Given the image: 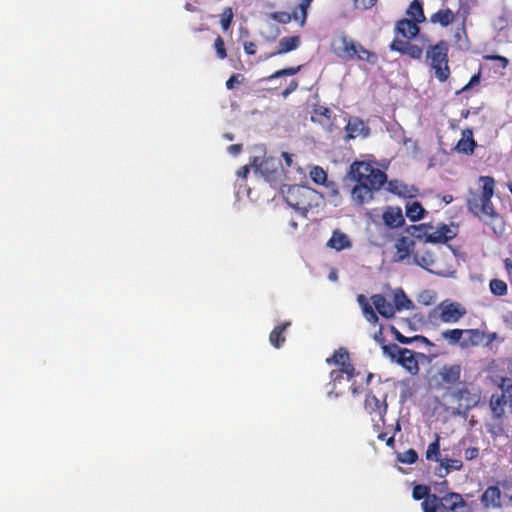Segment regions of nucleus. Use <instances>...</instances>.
Wrapping results in <instances>:
<instances>
[{
	"label": "nucleus",
	"mask_w": 512,
	"mask_h": 512,
	"mask_svg": "<svg viewBox=\"0 0 512 512\" xmlns=\"http://www.w3.org/2000/svg\"><path fill=\"white\" fill-rule=\"evenodd\" d=\"M479 181L482 183V193L472 194L467 200V208L469 212L489 226L496 237H502L506 231V222L492 203L495 180L491 176H481Z\"/></svg>",
	"instance_id": "nucleus-1"
},
{
	"label": "nucleus",
	"mask_w": 512,
	"mask_h": 512,
	"mask_svg": "<svg viewBox=\"0 0 512 512\" xmlns=\"http://www.w3.org/2000/svg\"><path fill=\"white\" fill-rule=\"evenodd\" d=\"M285 202L301 216L307 217L310 210L319 206L322 195L306 185H290L281 190Z\"/></svg>",
	"instance_id": "nucleus-2"
},
{
	"label": "nucleus",
	"mask_w": 512,
	"mask_h": 512,
	"mask_svg": "<svg viewBox=\"0 0 512 512\" xmlns=\"http://www.w3.org/2000/svg\"><path fill=\"white\" fill-rule=\"evenodd\" d=\"M448 53L449 44L445 40L430 45L426 50V61L434 71L435 78L441 83L446 82L451 74Z\"/></svg>",
	"instance_id": "nucleus-3"
},
{
	"label": "nucleus",
	"mask_w": 512,
	"mask_h": 512,
	"mask_svg": "<svg viewBox=\"0 0 512 512\" xmlns=\"http://www.w3.org/2000/svg\"><path fill=\"white\" fill-rule=\"evenodd\" d=\"M349 176L358 184H365L378 191L387 182L385 172L365 161H354L350 165Z\"/></svg>",
	"instance_id": "nucleus-4"
},
{
	"label": "nucleus",
	"mask_w": 512,
	"mask_h": 512,
	"mask_svg": "<svg viewBox=\"0 0 512 512\" xmlns=\"http://www.w3.org/2000/svg\"><path fill=\"white\" fill-rule=\"evenodd\" d=\"M340 47L335 50L338 57L346 60H359L366 62L370 65H376L378 63V55L366 49L360 42L353 40L347 35L339 37Z\"/></svg>",
	"instance_id": "nucleus-5"
},
{
	"label": "nucleus",
	"mask_w": 512,
	"mask_h": 512,
	"mask_svg": "<svg viewBox=\"0 0 512 512\" xmlns=\"http://www.w3.org/2000/svg\"><path fill=\"white\" fill-rule=\"evenodd\" d=\"M462 373L463 367L460 363L444 364L432 377L435 389L448 395L463 381Z\"/></svg>",
	"instance_id": "nucleus-6"
},
{
	"label": "nucleus",
	"mask_w": 512,
	"mask_h": 512,
	"mask_svg": "<svg viewBox=\"0 0 512 512\" xmlns=\"http://www.w3.org/2000/svg\"><path fill=\"white\" fill-rule=\"evenodd\" d=\"M448 396L457 402L459 407L470 410L479 404L481 391L480 388L472 382L463 380Z\"/></svg>",
	"instance_id": "nucleus-7"
},
{
	"label": "nucleus",
	"mask_w": 512,
	"mask_h": 512,
	"mask_svg": "<svg viewBox=\"0 0 512 512\" xmlns=\"http://www.w3.org/2000/svg\"><path fill=\"white\" fill-rule=\"evenodd\" d=\"M250 166L259 172L266 181H276L283 172V167L279 159L269 156L263 159L254 157L250 162Z\"/></svg>",
	"instance_id": "nucleus-8"
},
{
	"label": "nucleus",
	"mask_w": 512,
	"mask_h": 512,
	"mask_svg": "<svg viewBox=\"0 0 512 512\" xmlns=\"http://www.w3.org/2000/svg\"><path fill=\"white\" fill-rule=\"evenodd\" d=\"M439 313V318L443 323H456L463 318L467 310L459 302L445 300L442 301L436 308Z\"/></svg>",
	"instance_id": "nucleus-9"
},
{
	"label": "nucleus",
	"mask_w": 512,
	"mask_h": 512,
	"mask_svg": "<svg viewBox=\"0 0 512 512\" xmlns=\"http://www.w3.org/2000/svg\"><path fill=\"white\" fill-rule=\"evenodd\" d=\"M489 407L493 421H501L506 417V409L512 413V394L494 392L489 399Z\"/></svg>",
	"instance_id": "nucleus-10"
},
{
	"label": "nucleus",
	"mask_w": 512,
	"mask_h": 512,
	"mask_svg": "<svg viewBox=\"0 0 512 512\" xmlns=\"http://www.w3.org/2000/svg\"><path fill=\"white\" fill-rule=\"evenodd\" d=\"M395 254L393 261L397 263H410L411 257L415 253V241L408 236L399 237L395 244Z\"/></svg>",
	"instance_id": "nucleus-11"
},
{
	"label": "nucleus",
	"mask_w": 512,
	"mask_h": 512,
	"mask_svg": "<svg viewBox=\"0 0 512 512\" xmlns=\"http://www.w3.org/2000/svg\"><path fill=\"white\" fill-rule=\"evenodd\" d=\"M387 403L385 399L380 401L374 394L368 393L365 396L364 400V409L370 415H375L378 417V420L382 423L385 422V414L387 412Z\"/></svg>",
	"instance_id": "nucleus-12"
},
{
	"label": "nucleus",
	"mask_w": 512,
	"mask_h": 512,
	"mask_svg": "<svg viewBox=\"0 0 512 512\" xmlns=\"http://www.w3.org/2000/svg\"><path fill=\"white\" fill-rule=\"evenodd\" d=\"M413 263L420 266L421 268L427 270L430 273L439 274L440 272L437 269L436 259L434 254L428 250L419 251L416 250L413 254Z\"/></svg>",
	"instance_id": "nucleus-13"
},
{
	"label": "nucleus",
	"mask_w": 512,
	"mask_h": 512,
	"mask_svg": "<svg viewBox=\"0 0 512 512\" xmlns=\"http://www.w3.org/2000/svg\"><path fill=\"white\" fill-rule=\"evenodd\" d=\"M440 504V512H457L458 508L467 506V502L463 499L462 495L457 492L446 493L440 498Z\"/></svg>",
	"instance_id": "nucleus-14"
},
{
	"label": "nucleus",
	"mask_w": 512,
	"mask_h": 512,
	"mask_svg": "<svg viewBox=\"0 0 512 512\" xmlns=\"http://www.w3.org/2000/svg\"><path fill=\"white\" fill-rule=\"evenodd\" d=\"M345 140L350 141L358 136L367 137L369 135V128L365 125L364 121L358 117L349 119L346 127Z\"/></svg>",
	"instance_id": "nucleus-15"
},
{
	"label": "nucleus",
	"mask_w": 512,
	"mask_h": 512,
	"mask_svg": "<svg viewBox=\"0 0 512 512\" xmlns=\"http://www.w3.org/2000/svg\"><path fill=\"white\" fill-rule=\"evenodd\" d=\"M502 493L497 485L489 486L481 495V503L484 508H501Z\"/></svg>",
	"instance_id": "nucleus-16"
},
{
	"label": "nucleus",
	"mask_w": 512,
	"mask_h": 512,
	"mask_svg": "<svg viewBox=\"0 0 512 512\" xmlns=\"http://www.w3.org/2000/svg\"><path fill=\"white\" fill-rule=\"evenodd\" d=\"M386 183L387 190L399 197L412 198L418 192L417 188H415L413 185H408L401 180L392 179L390 181L387 180Z\"/></svg>",
	"instance_id": "nucleus-17"
},
{
	"label": "nucleus",
	"mask_w": 512,
	"mask_h": 512,
	"mask_svg": "<svg viewBox=\"0 0 512 512\" xmlns=\"http://www.w3.org/2000/svg\"><path fill=\"white\" fill-rule=\"evenodd\" d=\"M382 219L384 224L391 228H399L405 223V219L400 207L388 206L385 208Z\"/></svg>",
	"instance_id": "nucleus-18"
},
{
	"label": "nucleus",
	"mask_w": 512,
	"mask_h": 512,
	"mask_svg": "<svg viewBox=\"0 0 512 512\" xmlns=\"http://www.w3.org/2000/svg\"><path fill=\"white\" fill-rule=\"evenodd\" d=\"M419 23L410 20L408 18L401 19L397 21L395 30L398 34H400L402 37L406 39H413L415 38L419 31Z\"/></svg>",
	"instance_id": "nucleus-19"
},
{
	"label": "nucleus",
	"mask_w": 512,
	"mask_h": 512,
	"mask_svg": "<svg viewBox=\"0 0 512 512\" xmlns=\"http://www.w3.org/2000/svg\"><path fill=\"white\" fill-rule=\"evenodd\" d=\"M462 138L456 144V151L465 155H472L477 146V143L473 139V131L470 128H466L462 131Z\"/></svg>",
	"instance_id": "nucleus-20"
},
{
	"label": "nucleus",
	"mask_w": 512,
	"mask_h": 512,
	"mask_svg": "<svg viewBox=\"0 0 512 512\" xmlns=\"http://www.w3.org/2000/svg\"><path fill=\"white\" fill-rule=\"evenodd\" d=\"M376 189H372L365 184H358L352 189L351 195L355 203L363 205L374 199V192Z\"/></svg>",
	"instance_id": "nucleus-21"
},
{
	"label": "nucleus",
	"mask_w": 512,
	"mask_h": 512,
	"mask_svg": "<svg viewBox=\"0 0 512 512\" xmlns=\"http://www.w3.org/2000/svg\"><path fill=\"white\" fill-rule=\"evenodd\" d=\"M372 303L376 311L385 318H391L395 315L394 305L387 301L381 294H375L371 297Z\"/></svg>",
	"instance_id": "nucleus-22"
},
{
	"label": "nucleus",
	"mask_w": 512,
	"mask_h": 512,
	"mask_svg": "<svg viewBox=\"0 0 512 512\" xmlns=\"http://www.w3.org/2000/svg\"><path fill=\"white\" fill-rule=\"evenodd\" d=\"M465 338L460 342L462 348L479 346L486 340V333L480 329H464Z\"/></svg>",
	"instance_id": "nucleus-23"
},
{
	"label": "nucleus",
	"mask_w": 512,
	"mask_h": 512,
	"mask_svg": "<svg viewBox=\"0 0 512 512\" xmlns=\"http://www.w3.org/2000/svg\"><path fill=\"white\" fill-rule=\"evenodd\" d=\"M457 19V13L453 12L450 8H441L430 16V22L439 24L442 27H447L454 23Z\"/></svg>",
	"instance_id": "nucleus-24"
},
{
	"label": "nucleus",
	"mask_w": 512,
	"mask_h": 512,
	"mask_svg": "<svg viewBox=\"0 0 512 512\" xmlns=\"http://www.w3.org/2000/svg\"><path fill=\"white\" fill-rule=\"evenodd\" d=\"M398 364L406 369L411 375H416L419 372V364L416 360L413 351L404 348L398 357Z\"/></svg>",
	"instance_id": "nucleus-25"
},
{
	"label": "nucleus",
	"mask_w": 512,
	"mask_h": 512,
	"mask_svg": "<svg viewBox=\"0 0 512 512\" xmlns=\"http://www.w3.org/2000/svg\"><path fill=\"white\" fill-rule=\"evenodd\" d=\"M291 321H285L273 328L269 335L270 344L279 349L286 341L284 332L291 326Z\"/></svg>",
	"instance_id": "nucleus-26"
},
{
	"label": "nucleus",
	"mask_w": 512,
	"mask_h": 512,
	"mask_svg": "<svg viewBox=\"0 0 512 512\" xmlns=\"http://www.w3.org/2000/svg\"><path fill=\"white\" fill-rule=\"evenodd\" d=\"M301 44L300 36L283 37L279 40L277 50L270 56L282 55L296 50Z\"/></svg>",
	"instance_id": "nucleus-27"
},
{
	"label": "nucleus",
	"mask_w": 512,
	"mask_h": 512,
	"mask_svg": "<svg viewBox=\"0 0 512 512\" xmlns=\"http://www.w3.org/2000/svg\"><path fill=\"white\" fill-rule=\"evenodd\" d=\"M351 245L352 244L349 237L339 229L333 231L331 238L327 242L328 247L333 248L337 251H342L344 249L350 248Z\"/></svg>",
	"instance_id": "nucleus-28"
},
{
	"label": "nucleus",
	"mask_w": 512,
	"mask_h": 512,
	"mask_svg": "<svg viewBox=\"0 0 512 512\" xmlns=\"http://www.w3.org/2000/svg\"><path fill=\"white\" fill-rule=\"evenodd\" d=\"M454 236L452 230L447 225L443 224L428 236V240L433 243H445L453 239Z\"/></svg>",
	"instance_id": "nucleus-29"
},
{
	"label": "nucleus",
	"mask_w": 512,
	"mask_h": 512,
	"mask_svg": "<svg viewBox=\"0 0 512 512\" xmlns=\"http://www.w3.org/2000/svg\"><path fill=\"white\" fill-rule=\"evenodd\" d=\"M406 15L409 17L408 19L413 20L419 24L426 20L422 3L418 0H413L410 3L406 10Z\"/></svg>",
	"instance_id": "nucleus-30"
},
{
	"label": "nucleus",
	"mask_w": 512,
	"mask_h": 512,
	"mask_svg": "<svg viewBox=\"0 0 512 512\" xmlns=\"http://www.w3.org/2000/svg\"><path fill=\"white\" fill-rule=\"evenodd\" d=\"M463 467V463L459 459H449V458H443L440 461V469L437 473L438 476L444 477L446 476L451 470L459 471Z\"/></svg>",
	"instance_id": "nucleus-31"
},
{
	"label": "nucleus",
	"mask_w": 512,
	"mask_h": 512,
	"mask_svg": "<svg viewBox=\"0 0 512 512\" xmlns=\"http://www.w3.org/2000/svg\"><path fill=\"white\" fill-rule=\"evenodd\" d=\"M343 374L347 376V379L350 380L355 376V368L352 363H346L343 367H340L337 370H333L330 373V378L334 383L340 382L343 378Z\"/></svg>",
	"instance_id": "nucleus-32"
},
{
	"label": "nucleus",
	"mask_w": 512,
	"mask_h": 512,
	"mask_svg": "<svg viewBox=\"0 0 512 512\" xmlns=\"http://www.w3.org/2000/svg\"><path fill=\"white\" fill-rule=\"evenodd\" d=\"M425 212V209L418 201L406 205V216L413 222L422 219Z\"/></svg>",
	"instance_id": "nucleus-33"
},
{
	"label": "nucleus",
	"mask_w": 512,
	"mask_h": 512,
	"mask_svg": "<svg viewBox=\"0 0 512 512\" xmlns=\"http://www.w3.org/2000/svg\"><path fill=\"white\" fill-rule=\"evenodd\" d=\"M392 304L394 305L395 311L410 309L413 306L412 301L405 295L402 290L395 292Z\"/></svg>",
	"instance_id": "nucleus-34"
},
{
	"label": "nucleus",
	"mask_w": 512,
	"mask_h": 512,
	"mask_svg": "<svg viewBox=\"0 0 512 512\" xmlns=\"http://www.w3.org/2000/svg\"><path fill=\"white\" fill-rule=\"evenodd\" d=\"M426 459L439 462L443 459L440 453V437L437 435L435 440L428 445L426 450Z\"/></svg>",
	"instance_id": "nucleus-35"
},
{
	"label": "nucleus",
	"mask_w": 512,
	"mask_h": 512,
	"mask_svg": "<svg viewBox=\"0 0 512 512\" xmlns=\"http://www.w3.org/2000/svg\"><path fill=\"white\" fill-rule=\"evenodd\" d=\"M270 18L281 23L288 24L292 19L299 21V13L297 10L293 11L292 14L285 11H277L270 14Z\"/></svg>",
	"instance_id": "nucleus-36"
},
{
	"label": "nucleus",
	"mask_w": 512,
	"mask_h": 512,
	"mask_svg": "<svg viewBox=\"0 0 512 512\" xmlns=\"http://www.w3.org/2000/svg\"><path fill=\"white\" fill-rule=\"evenodd\" d=\"M421 507L423 512H438V510L441 511L440 498L436 494H433L430 497H427V499L423 500Z\"/></svg>",
	"instance_id": "nucleus-37"
},
{
	"label": "nucleus",
	"mask_w": 512,
	"mask_h": 512,
	"mask_svg": "<svg viewBox=\"0 0 512 512\" xmlns=\"http://www.w3.org/2000/svg\"><path fill=\"white\" fill-rule=\"evenodd\" d=\"M464 335V329H448L442 332V337L451 345L459 344Z\"/></svg>",
	"instance_id": "nucleus-38"
},
{
	"label": "nucleus",
	"mask_w": 512,
	"mask_h": 512,
	"mask_svg": "<svg viewBox=\"0 0 512 512\" xmlns=\"http://www.w3.org/2000/svg\"><path fill=\"white\" fill-rule=\"evenodd\" d=\"M326 361L328 364L334 363L340 367H343L346 363H351L349 360V353L343 348L335 351L332 357L328 358Z\"/></svg>",
	"instance_id": "nucleus-39"
},
{
	"label": "nucleus",
	"mask_w": 512,
	"mask_h": 512,
	"mask_svg": "<svg viewBox=\"0 0 512 512\" xmlns=\"http://www.w3.org/2000/svg\"><path fill=\"white\" fill-rule=\"evenodd\" d=\"M491 293L496 296H504L508 292L506 282L500 279H492L489 283Z\"/></svg>",
	"instance_id": "nucleus-40"
},
{
	"label": "nucleus",
	"mask_w": 512,
	"mask_h": 512,
	"mask_svg": "<svg viewBox=\"0 0 512 512\" xmlns=\"http://www.w3.org/2000/svg\"><path fill=\"white\" fill-rule=\"evenodd\" d=\"M309 174L312 181L318 185H323L327 181V174L320 166H314Z\"/></svg>",
	"instance_id": "nucleus-41"
},
{
	"label": "nucleus",
	"mask_w": 512,
	"mask_h": 512,
	"mask_svg": "<svg viewBox=\"0 0 512 512\" xmlns=\"http://www.w3.org/2000/svg\"><path fill=\"white\" fill-rule=\"evenodd\" d=\"M418 460V453L413 448L397 454V461L403 464H413Z\"/></svg>",
	"instance_id": "nucleus-42"
},
{
	"label": "nucleus",
	"mask_w": 512,
	"mask_h": 512,
	"mask_svg": "<svg viewBox=\"0 0 512 512\" xmlns=\"http://www.w3.org/2000/svg\"><path fill=\"white\" fill-rule=\"evenodd\" d=\"M234 13L231 7H225L220 15V23L223 31H227L233 21Z\"/></svg>",
	"instance_id": "nucleus-43"
},
{
	"label": "nucleus",
	"mask_w": 512,
	"mask_h": 512,
	"mask_svg": "<svg viewBox=\"0 0 512 512\" xmlns=\"http://www.w3.org/2000/svg\"><path fill=\"white\" fill-rule=\"evenodd\" d=\"M301 67L302 66L299 65L296 67H288V68L278 70V71L274 72L273 74H271L270 76H268L267 78H265V80H273V79L284 77V76L295 75L301 70Z\"/></svg>",
	"instance_id": "nucleus-44"
},
{
	"label": "nucleus",
	"mask_w": 512,
	"mask_h": 512,
	"mask_svg": "<svg viewBox=\"0 0 512 512\" xmlns=\"http://www.w3.org/2000/svg\"><path fill=\"white\" fill-rule=\"evenodd\" d=\"M432 494L430 493V487L427 485L418 484L414 486L412 496L415 500L427 499Z\"/></svg>",
	"instance_id": "nucleus-45"
},
{
	"label": "nucleus",
	"mask_w": 512,
	"mask_h": 512,
	"mask_svg": "<svg viewBox=\"0 0 512 512\" xmlns=\"http://www.w3.org/2000/svg\"><path fill=\"white\" fill-rule=\"evenodd\" d=\"M404 348L399 347L397 344H389L383 346V352L385 355L391 358L392 361L397 362L398 357L402 353Z\"/></svg>",
	"instance_id": "nucleus-46"
},
{
	"label": "nucleus",
	"mask_w": 512,
	"mask_h": 512,
	"mask_svg": "<svg viewBox=\"0 0 512 512\" xmlns=\"http://www.w3.org/2000/svg\"><path fill=\"white\" fill-rule=\"evenodd\" d=\"M403 55H408L411 59L420 60L423 55V49L416 44L408 43Z\"/></svg>",
	"instance_id": "nucleus-47"
},
{
	"label": "nucleus",
	"mask_w": 512,
	"mask_h": 512,
	"mask_svg": "<svg viewBox=\"0 0 512 512\" xmlns=\"http://www.w3.org/2000/svg\"><path fill=\"white\" fill-rule=\"evenodd\" d=\"M313 0H301V2L299 3L298 5V9L297 11L299 10V23L301 26H304L305 22H306V18H307V10L309 8V6L311 5Z\"/></svg>",
	"instance_id": "nucleus-48"
},
{
	"label": "nucleus",
	"mask_w": 512,
	"mask_h": 512,
	"mask_svg": "<svg viewBox=\"0 0 512 512\" xmlns=\"http://www.w3.org/2000/svg\"><path fill=\"white\" fill-rule=\"evenodd\" d=\"M214 48L216 50L217 57L221 60L227 57V51L225 48V42L221 36H217L214 41Z\"/></svg>",
	"instance_id": "nucleus-49"
},
{
	"label": "nucleus",
	"mask_w": 512,
	"mask_h": 512,
	"mask_svg": "<svg viewBox=\"0 0 512 512\" xmlns=\"http://www.w3.org/2000/svg\"><path fill=\"white\" fill-rule=\"evenodd\" d=\"M500 391L498 393H505L506 395L512 394V379L501 377L498 383Z\"/></svg>",
	"instance_id": "nucleus-50"
},
{
	"label": "nucleus",
	"mask_w": 512,
	"mask_h": 512,
	"mask_svg": "<svg viewBox=\"0 0 512 512\" xmlns=\"http://www.w3.org/2000/svg\"><path fill=\"white\" fill-rule=\"evenodd\" d=\"M504 420L501 421H494L493 424L488 425V432L491 434L492 437H497L501 435L504 431L503 428Z\"/></svg>",
	"instance_id": "nucleus-51"
},
{
	"label": "nucleus",
	"mask_w": 512,
	"mask_h": 512,
	"mask_svg": "<svg viewBox=\"0 0 512 512\" xmlns=\"http://www.w3.org/2000/svg\"><path fill=\"white\" fill-rule=\"evenodd\" d=\"M483 59L486 61H497L502 69H505L509 65L508 58L501 55H484Z\"/></svg>",
	"instance_id": "nucleus-52"
},
{
	"label": "nucleus",
	"mask_w": 512,
	"mask_h": 512,
	"mask_svg": "<svg viewBox=\"0 0 512 512\" xmlns=\"http://www.w3.org/2000/svg\"><path fill=\"white\" fill-rule=\"evenodd\" d=\"M409 41L394 39L390 44V49L392 51L399 52L404 54L406 47L408 46Z\"/></svg>",
	"instance_id": "nucleus-53"
},
{
	"label": "nucleus",
	"mask_w": 512,
	"mask_h": 512,
	"mask_svg": "<svg viewBox=\"0 0 512 512\" xmlns=\"http://www.w3.org/2000/svg\"><path fill=\"white\" fill-rule=\"evenodd\" d=\"M244 81V76L240 73H236L230 76V78L226 81V88L228 90H232L235 88L236 84H241Z\"/></svg>",
	"instance_id": "nucleus-54"
},
{
	"label": "nucleus",
	"mask_w": 512,
	"mask_h": 512,
	"mask_svg": "<svg viewBox=\"0 0 512 512\" xmlns=\"http://www.w3.org/2000/svg\"><path fill=\"white\" fill-rule=\"evenodd\" d=\"M330 115H331V111L329 108L320 106V107H317L314 109L311 119H312V121H316V116H324L327 119H329Z\"/></svg>",
	"instance_id": "nucleus-55"
},
{
	"label": "nucleus",
	"mask_w": 512,
	"mask_h": 512,
	"mask_svg": "<svg viewBox=\"0 0 512 512\" xmlns=\"http://www.w3.org/2000/svg\"><path fill=\"white\" fill-rule=\"evenodd\" d=\"M480 450L478 447H469L464 451V457L467 461L474 460L479 457Z\"/></svg>",
	"instance_id": "nucleus-56"
},
{
	"label": "nucleus",
	"mask_w": 512,
	"mask_h": 512,
	"mask_svg": "<svg viewBox=\"0 0 512 512\" xmlns=\"http://www.w3.org/2000/svg\"><path fill=\"white\" fill-rule=\"evenodd\" d=\"M481 79V70L478 71V73L474 74L469 82L461 89V91H466L480 83Z\"/></svg>",
	"instance_id": "nucleus-57"
},
{
	"label": "nucleus",
	"mask_w": 512,
	"mask_h": 512,
	"mask_svg": "<svg viewBox=\"0 0 512 512\" xmlns=\"http://www.w3.org/2000/svg\"><path fill=\"white\" fill-rule=\"evenodd\" d=\"M392 332L395 336V339L402 343V344H410L412 342H414V339L413 337H406L404 335H402L398 330H396L394 327H392Z\"/></svg>",
	"instance_id": "nucleus-58"
},
{
	"label": "nucleus",
	"mask_w": 512,
	"mask_h": 512,
	"mask_svg": "<svg viewBox=\"0 0 512 512\" xmlns=\"http://www.w3.org/2000/svg\"><path fill=\"white\" fill-rule=\"evenodd\" d=\"M378 439L381 440V441H385L386 442V445L390 448H394L395 447V438H394V435L390 436V437H387V433L386 432H381L379 433L378 435Z\"/></svg>",
	"instance_id": "nucleus-59"
},
{
	"label": "nucleus",
	"mask_w": 512,
	"mask_h": 512,
	"mask_svg": "<svg viewBox=\"0 0 512 512\" xmlns=\"http://www.w3.org/2000/svg\"><path fill=\"white\" fill-rule=\"evenodd\" d=\"M298 85L299 83L297 80H291L287 88L282 91L281 95L284 98L288 97L292 92H294L298 88Z\"/></svg>",
	"instance_id": "nucleus-60"
},
{
	"label": "nucleus",
	"mask_w": 512,
	"mask_h": 512,
	"mask_svg": "<svg viewBox=\"0 0 512 512\" xmlns=\"http://www.w3.org/2000/svg\"><path fill=\"white\" fill-rule=\"evenodd\" d=\"M358 301L361 303L362 305V310H363V314L364 316L366 314H368L369 312H372L374 309L373 307L366 301V298L365 296L363 295H359L358 297Z\"/></svg>",
	"instance_id": "nucleus-61"
},
{
	"label": "nucleus",
	"mask_w": 512,
	"mask_h": 512,
	"mask_svg": "<svg viewBox=\"0 0 512 512\" xmlns=\"http://www.w3.org/2000/svg\"><path fill=\"white\" fill-rule=\"evenodd\" d=\"M357 8L368 9L371 8L377 0H354Z\"/></svg>",
	"instance_id": "nucleus-62"
},
{
	"label": "nucleus",
	"mask_w": 512,
	"mask_h": 512,
	"mask_svg": "<svg viewBox=\"0 0 512 512\" xmlns=\"http://www.w3.org/2000/svg\"><path fill=\"white\" fill-rule=\"evenodd\" d=\"M244 51L248 55H254L256 53V45L253 42H245Z\"/></svg>",
	"instance_id": "nucleus-63"
},
{
	"label": "nucleus",
	"mask_w": 512,
	"mask_h": 512,
	"mask_svg": "<svg viewBox=\"0 0 512 512\" xmlns=\"http://www.w3.org/2000/svg\"><path fill=\"white\" fill-rule=\"evenodd\" d=\"M504 267L509 276L510 281L512 282V261L509 258L504 260Z\"/></svg>",
	"instance_id": "nucleus-64"
}]
</instances>
